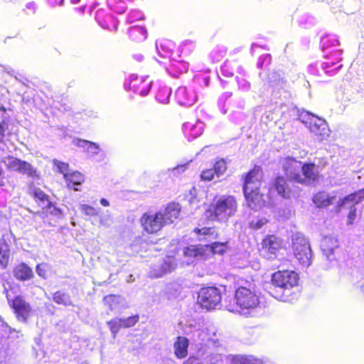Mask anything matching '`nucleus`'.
Returning <instances> with one entry per match:
<instances>
[{"instance_id":"c756f323","label":"nucleus","mask_w":364,"mask_h":364,"mask_svg":"<svg viewBox=\"0 0 364 364\" xmlns=\"http://www.w3.org/2000/svg\"><path fill=\"white\" fill-rule=\"evenodd\" d=\"M9 259V247L5 240H0V266L6 268Z\"/></svg>"},{"instance_id":"5701e85b","label":"nucleus","mask_w":364,"mask_h":364,"mask_svg":"<svg viewBox=\"0 0 364 364\" xmlns=\"http://www.w3.org/2000/svg\"><path fill=\"white\" fill-rule=\"evenodd\" d=\"M183 253L186 257H195L197 259H202L207 257L205 245H190L186 247Z\"/></svg>"},{"instance_id":"f257e3e1","label":"nucleus","mask_w":364,"mask_h":364,"mask_svg":"<svg viewBox=\"0 0 364 364\" xmlns=\"http://www.w3.org/2000/svg\"><path fill=\"white\" fill-rule=\"evenodd\" d=\"M298 274L294 271H279L273 274L272 282L274 286L272 294L276 299L287 301L291 290L297 286Z\"/></svg>"},{"instance_id":"37998d69","label":"nucleus","mask_w":364,"mask_h":364,"mask_svg":"<svg viewBox=\"0 0 364 364\" xmlns=\"http://www.w3.org/2000/svg\"><path fill=\"white\" fill-rule=\"evenodd\" d=\"M215 175V171L213 168L206 169L202 171L200 174V178L202 181H210L214 178Z\"/></svg>"},{"instance_id":"a878e982","label":"nucleus","mask_w":364,"mask_h":364,"mask_svg":"<svg viewBox=\"0 0 364 364\" xmlns=\"http://www.w3.org/2000/svg\"><path fill=\"white\" fill-rule=\"evenodd\" d=\"M65 179L69 188H73L75 191H78L75 186L80 185L84 181V176L80 172L75 171L69 174H65Z\"/></svg>"},{"instance_id":"ddd939ff","label":"nucleus","mask_w":364,"mask_h":364,"mask_svg":"<svg viewBox=\"0 0 364 364\" xmlns=\"http://www.w3.org/2000/svg\"><path fill=\"white\" fill-rule=\"evenodd\" d=\"M139 321L138 316H129L127 318H114V319L107 322L113 337L114 338L117 333L122 328H129L134 326Z\"/></svg>"},{"instance_id":"f03ea898","label":"nucleus","mask_w":364,"mask_h":364,"mask_svg":"<svg viewBox=\"0 0 364 364\" xmlns=\"http://www.w3.org/2000/svg\"><path fill=\"white\" fill-rule=\"evenodd\" d=\"M235 301V309L229 311H236L245 316H252L260 303L259 296L255 291L244 287L236 289Z\"/></svg>"},{"instance_id":"8fccbe9b","label":"nucleus","mask_w":364,"mask_h":364,"mask_svg":"<svg viewBox=\"0 0 364 364\" xmlns=\"http://www.w3.org/2000/svg\"><path fill=\"white\" fill-rule=\"evenodd\" d=\"M104 300L107 303H109L110 304V309H114L115 307L113 306L112 303H118V302H119L122 300V297L119 296H116V295H109V296H105Z\"/></svg>"},{"instance_id":"f3484780","label":"nucleus","mask_w":364,"mask_h":364,"mask_svg":"<svg viewBox=\"0 0 364 364\" xmlns=\"http://www.w3.org/2000/svg\"><path fill=\"white\" fill-rule=\"evenodd\" d=\"M301 172V181L297 182L303 184L309 185L316 181L318 176L317 168L312 163L303 164Z\"/></svg>"},{"instance_id":"39448f33","label":"nucleus","mask_w":364,"mask_h":364,"mask_svg":"<svg viewBox=\"0 0 364 364\" xmlns=\"http://www.w3.org/2000/svg\"><path fill=\"white\" fill-rule=\"evenodd\" d=\"M237 209V203L231 196H223L215 200L213 205L215 217L220 221H226L234 215Z\"/></svg>"},{"instance_id":"052dcab7","label":"nucleus","mask_w":364,"mask_h":364,"mask_svg":"<svg viewBox=\"0 0 364 364\" xmlns=\"http://www.w3.org/2000/svg\"><path fill=\"white\" fill-rule=\"evenodd\" d=\"M48 3L53 6H57V5H62L64 0H48Z\"/></svg>"},{"instance_id":"4be33fe9","label":"nucleus","mask_w":364,"mask_h":364,"mask_svg":"<svg viewBox=\"0 0 364 364\" xmlns=\"http://www.w3.org/2000/svg\"><path fill=\"white\" fill-rule=\"evenodd\" d=\"M14 276L18 280L26 281L33 277V272L26 264L21 263L14 268Z\"/></svg>"},{"instance_id":"a19ab883","label":"nucleus","mask_w":364,"mask_h":364,"mask_svg":"<svg viewBox=\"0 0 364 364\" xmlns=\"http://www.w3.org/2000/svg\"><path fill=\"white\" fill-rule=\"evenodd\" d=\"M267 223V220L264 218H257V219L252 220L250 222V226L252 229L259 230L262 227H263V225H264Z\"/></svg>"},{"instance_id":"9d476101","label":"nucleus","mask_w":364,"mask_h":364,"mask_svg":"<svg viewBox=\"0 0 364 364\" xmlns=\"http://www.w3.org/2000/svg\"><path fill=\"white\" fill-rule=\"evenodd\" d=\"M282 163L285 173L291 180L296 182L301 181V169L302 165L301 161L288 156L284 158Z\"/></svg>"},{"instance_id":"a211bd4d","label":"nucleus","mask_w":364,"mask_h":364,"mask_svg":"<svg viewBox=\"0 0 364 364\" xmlns=\"http://www.w3.org/2000/svg\"><path fill=\"white\" fill-rule=\"evenodd\" d=\"M262 178V171L259 167H255L246 176L244 181L243 189L246 188L247 185L249 188H259L261 186V180Z\"/></svg>"},{"instance_id":"0e129e2a","label":"nucleus","mask_w":364,"mask_h":364,"mask_svg":"<svg viewBox=\"0 0 364 364\" xmlns=\"http://www.w3.org/2000/svg\"><path fill=\"white\" fill-rule=\"evenodd\" d=\"M4 172L2 169V166L0 164V186H2L4 183Z\"/></svg>"},{"instance_id":"0eeeda50","label":"nucleus","mask_w":364,"mask_h":364,"mask_svg":"<svg viewBox=\"0 0 364 364\" xmlns=\"http://www.w3.org/2000/svg\"><path fill=\"white\" fill-rule=\"evenodd\" d=\"M3 161L10 171L18 172L32 178H38V176L36 168L26 161L12 156H7L4 157Z\"/></svg>"},{"instance_id":"79ce46f5","label":"nucleus","mask_w":364,"mask_h":364,"mask_svg":"<svg viewBox=\"0 0 364 364\" xmlns=\"http://www.w3.org/2000/svg\"><path fill=\"white\" fill-rule=\"evenodd\" d=\"M201 352H198L196 355L190 356L185 362L184 364H203Z\"/></svg>"},{"instance_id":"393cba45","label":"nucleus","mask_w":364,"mask_h":364,"mask_svg":"<svg viewBox=\"0 0 364 364\" xmlns=\"http://www.w3.org/2000/svg\"><path fill=\"white\" fill-rule=\"evenodd\" d=\"M129 35L133 41L141 42L146 38V30L141 26H133L129 29Z\"/></svg>"},{"instance_id":"6e6d98bb","label":"nucleus","mask_w":364,"mask_h":364,"mask_svg":"<svg viewBox=\"0 0 364 364\" xmlns=\"http://www.w3.org/2000/svg\"><path fill=\"white\" fill-rule=\"evenodd\" d=\"M328 42H330L332 46H337L339 44L338 40L336 39L334 36H333L330 38H323L322 39L323 47H324L326 46V44Z\"/></svg>"},{"instance_id":"49530a36","label":"nucleus","mask_w":364,"mask_h":364,"mask_svg":"<svg viewBox=\"0 0 364 364\" xmlns=\"http://www.w3.org/2000/svg\"><path fill=\"white\" fill-rule=\"evenodd\" d=\"M357 217L356 209L354 205H350V211L347 216L346 224L348 225H352Z\"/></svg>"},{"instance_id":"cd10ccee","label":"nucleus","mask_w":364,"mask_h":364,"mask_svg":"<svg viewBox=\"0 0 364 364\" xmlns=\"http://www.w3.org/2000/svg\"><path fill=\"white\" fill-rule=\"evenodd\" d=\"M33 197L36 202L39 203V205L42 209L50 208L52 203L48 200L47 195L39 188L33 189Z\"/></svg>"},{"instance_id":"2f4dec72","label":"nucleus","mask_w":364,"mask_h":364,"mask_svg":"<svg viewBox=\"0 0 364 364\" xmlns=\"http://www.w3.org/2000/svg\"><path fill=\"white\" fill-rule=\"evenodd\" d=\"M53 299L58 304H61L63 306L73 305L69 294L60 291H58L53 294Z\"/></svg>"},{"instance_id":"423d86ee","label":"nucleus","mask_w":364,"mask_h":364,"mask_svg":"<svg viewBox=\"0 0 364 364\" xmlns=\"http://www.w3.org/2000/svg\"><path fill=\"white\" fill-rule=\"evenodd\" d=\"M221 299V291L215 287L202 288L198 292V303L208 311L219 309Z\"/></svg>"},{"instance_id":"c03bdc74","label":"nucleus","mask_w":364,"mask_h":364,"mask_svg":"<svg viewBox=\"0 0 364 364\" xmlns=\"http://www.w3.org/2000/svg\"><path fill=\"white\" fill-rule=\"evenodd\" d=\"M48 269V265L45 263H41L36 266V272L39 277L46 279L47 277Z\"/></svg>"},{"instance_id":"ea45409f","label":"nucleus","mask_w":364,"mask_h":364,"mask_svg":"<svg viewBox=\"0 0 364 364\" xmlns=\"http://www.w3.org/2000/svg\"><path fill=\"white\" fill-rule=\"evenodd\" d=\"M268 79L269 82L274 85H282L283 81V77H282L280 73L272 72L269 74Z\"/></svg>"},{"instance_id":"9b49d317","label":"nucleus","mask_w":364,"mask_h":364,"mask_svg":"<svg viewBox=\"0 0 364 364\" xmlns=\"http://www.w3.org/2000/svg\"><path fill=\"white\" fill-rule=\"evenodd\" d=\"M282 245L281 240L274 235L265 237L262 242V255L267 259H274L277 257V252Z\"/></svg>"},{"instance_id":"774afa93","label":"nucleus","mask_w":364,"mask_h":364,"mask_svg":"<svg viewBox=\"0 0 364 364\" xmlns=\"http://www.w3.org/2000/svg\"><path fill=\"white\" fill-rule=\"evenodd\" d=\"M362 292L363 293V295H364V282L360 285V287Z\"/></svg>"},{"instance_id":"e2e57ef3","label":"nucleus","mask_w":364,"mask_h":364,"mask_svg":"<svg viewBox=\"0 0 364 364\" xmlns=\"http://www.w3.org/2000/svg\"><path fill=\"white\" fill-rule=\"evenodd\" d=\"M4 132H5V129L3 127V125L0 123V142L2 141V140L4 137Z\"/></svg>"},{"instance_id":"dca6fc26","label":"nucleus","mask_w":364,"mask_h":364,"mask_svg":"<svg viewBox=\"0 0 364 364\" xmlns=\"http://www.w3.org/2000/svg\"><path fill=\"white\" fill-rule=\"evenodd\" d=\"M175 259L172 257H166L159 267H154L149 272L151 278H159L164 274L171 272L176 268Z\"/></svg>"},{"instance_id":"20e7f679","label":"nucleus","mask_w":364,"mask_h":364,"mask_svg":"<svg viewBox=\"0 0 364 364\" xmlns=\"http://www.w3.org/2000/svg\"><path fill=\"white\" fill-rule=\"evenodd\" d=\"M292 248L295 258L304 267H309L312 262V251L309 241L301 234L292 239Z\"/></svg>"},{"instance_id":"680f3d73","label":"nucleus","mask_w":364,"mask_h":364,"mask_svg":"<svg viewBox=\"0 0 364 364\" xmlns=\"http://www.w3.org/2000/svg\"><path fill=\"white\" fill-rule=\"evenodd\" d=\"M180 66L178 68L181 70V71H187L188 70V64L186 63H178Z\"/></svg>"},{"instance_id":"4d7b16f0","label":"nucleus","mask_w":364,"mask_h":364,"mask_svg":"<svg viewBox=\"0 0 364 364\" xmlns=\"http://www.w3.org/2000/svg\"><path fill=\"white\" fill-rule=\"evenodd\" d=\"M160 47H161V49L162 50L163 53H161V50H159V46H158V43L156 42V48H157V50H158V52H159V55L162 58H167V57H168L169 50L168 49H165L164 48V46L162 45V44L160 45Z\"/></svg>"},{"instance_id":"bf43d9fd","label":"nucleus","mask_w":364,"mask_h":364,"mask_svg":"<svg viewBox=\"0 0 364 364\" xmlns=\"http://www.w3.org/2000/svg\"><path fill=\"white\" fill-rule=\"evenodd\" d=\"M221 72L223 75L227 77H232L233 75L232 73L228 71L227 65H225L223 67H222Z\"/></svg>"},{"instance_id":"de8ad7c7","label":"nucleus","mask_w":364,"mask_h":364,"mask_svg":"<svg viewBox=\"0 0 364 364\" xmlns=\"http://www.w3.org/2000/svg\"><path fill=\"white\" fill-rule=\"evenodd\" d=\"M145 82V80H142L141 82V85L143 86L139 91V95L143 97L146 96L148 95L152 84L151 82H149L147 83Z\"/></svg>"},{"instance_id":"09e8293b","label":"nucleus","mask_w":364,"mask_h":364,"mask_svg":"<svg viewBox=\"0 0 364 364\" xmlns=\"http://www.w3.org/2000/svg\"><path fill=\"white\" fill-rule=\"evenodd\" d=\"M54 164L56 165L57 168H58L59 171L64 175V178H65V174H69L68 173V164L55 161Z\"/></svg>"},{"instance_id":"58836bf2","label":"nucleus","mask_w":364,"mask_h":364,"mask_svg":"<svg viewBox=\"0 0 364 364\" xmlns=\"http://www.w3.org/2000/svg\"><path fill=\"white\" fill-rule=\"evenodd\" d=\"M79 209L83 214L88 216H96L98 214L97 210L89 205L82 204Z\"/></svg>"},{"instance_id":"bb28decb","label":"nucleus","mask_w":364,"mask_h":364,"mask_svg":"<svg viewBox=\"0 0 364 364\" xmlns=\"http://www.w3.org/2000/svg\"><path fill=\"white\" fill-rule=\"evenodd\" d=\"M73 143L75 146L83 148L85 150L94 155H97L99 152V146L94 142L84 139H75L73 140Z\"/></svg>"},{"instance_id":"6e6552de","label":"nucleus","mask_w":364,"mask_h":364,"mask_svg":"<svg viewBox=\"0 0 364 364\" xmlns=\"http://www.w3.org/2000/svg\"><path fill=\"white\" fill-rule=\"evenodd\" d=\"M141 223L144 230L149 233H156L165 225L161 214H159V211L144 213L141 218Z\"/></svg>"},{"instance_id":"412c9836","label":"nucleus","mask_w":364,"mask_h":364,"mask_svg":"<svg viewBox=\"0 0 364 364\" xmlns=\"http://www.w3.org/2000/svg\"><path fill=\"white\" fill-rule=\"evenodd\" d=\"M189 341L183 336H178L173 344L174 353L178 358H183L188 355Z\"/></svg>"},{"instance_id":"13d9d810","label":"nucleus","mask_w":364,"mask_h":364,"mask_svg":"<svg viewBox=\"0 0 364 364\" xmlns=\"http://www.w3.org/2000/svg\"><path fill=\"white\" fill-rule=\"evenodd\" d=\"M187 165H188V164L179 165V166H176V168H174L173 169V171L177 172V173L184 172L187 168Z\"/></svg>"},{"instance_id":"338daca9","label":"nucleus","mask_w":364,"mask_h":364,"mask_svg":"<svg viewBox=\"0 0 364 364\" xmlns=\"http://www.w3.org/2000/svg\"><path fill=\"white\" fill-rule=\"evenodd\" d=\"M27 8L28 9L34 8V4L33 3L28 4Z\"/></svg>"},{"instance_id":"7ed1b4c3","label":"nucleus","mask_w":364,"mask_h":364,"mask_svg":"<svg viewBox=\"0 0 364 364\" xmlns=\"http://www.w3.org/2000/svg\"><path fill=\"white\" fill-rule=\"evenodd\" d=\"M299 120L305 124L309 131L320 138L321 140L326 139L330 134V129L326 122L308 112L300 114Z\"/></svg>"},{"instance_id":"f704fd0d","label":"nucleus","mask_w":364,"mask_h":364,"mask_svg":"<svg viewBox=\"0 0 364 364\" xmlns=\"http://www.w3.org/2000/svg\"><path fill=\"white\" fill-rule=\"evenodd\" d=\"M194 232L199 235L204 236L205 239L209 241L217 237V232L214 228H196Z\"/></svg>"},{"instance_id":"e433bc0d","label":"nucleus","mask_w":364,"mask_h":364,"mask_svg":"<svg viewBox=\"0 0 364 364\" xmlns=\"http://www.w3.org/2000/svg\"><path fill=\"white\" fill-rule=\"evenodd\" d=\"M171 89L164 87L156 95V100L163 104H167L169 101V96L171 95Z\"/></svg>"},{"instance_id":"b1692460","label":"nucleus","mask_w":364,"mask_h":364,"mask_svg":"<svg viewBox=\"0 0 364 364\" xmlns=\"http://www.w3.org/2000/svg\"><path fill=\"white\" fill-rule=\"evenodd\" d=\"M273 187L279 196L283 198H289L290 189L284 177H277L274 181Z\"/></svg>"},{"instance_id":"864d4df0","label":"nucleus","mask_w":364,"mask_h":364,"mask_svg":"<svg viewBox=\"0 0 364 364\" xmlns=\"http://www.w3.org/2000/svg\"><path fill=\"white\" fill-rule=\"evenodd\" d=\"M141 18H143V14L139 11H132L131 14H129L128 17V20L130 23L134 22L136 19Z\"/></svg>"},{"instance_id":"aec40b11","label":"nucleus","mask_w":364,"mask_h":364,"mask_svg":"<svg viewBox=\"0 0 364 364\" xmlns=\"http://www.w3.org/2000/svg\"><path fill=\"white\" fill-rule=\"evenodd\" d=\"M338 246L337 240L332 237H324L321 243V250L328 260L335 259L333 252Z\"/></svg>"},{"instance_id":"3c124183","label":"nucleus","mask_w":364,"mask_h":364,"mask_svg":"<svg viewBox=\"0 0 364 364\" xmlns=\"http://www.w3.org/2000/svg\"><path fill=\"white\" fill-rule=\"evenodd\" d=\"M238 87L243 91H247L250 89V84L245 79L237 77Z\"/></svg>"},{"instance_id":"473e14b6","label":"nucleus","mask_w":364,"mask_h":364,"mask_svg":"<svg viewBox=\"0 0 364 364\" xmlns=\"http://www.w3.org/2000/svg\"><path fill=\"white\" fill-rule=\"evenodd\" d=\"M364 199V188L359 190L358 191L350 194L346 196L343 200L341 205H343L348 202H350L352 203H358L361 200Z\"/></svg>"},{"instance_id":"72a5a7b5","label":"nucleus","mask_w":364,"mask_h":364,"mask_svg":"<svg viewBox=\"0 0 364 364\" xmlns=\"http://www.w3.org/2000/svg\"><path fill=\"white\" fill-rule=\"evenodd\" d=\"M203 364H219L223 360V356L218 353H201Z\"/></svg>"},{"instance_id":"c9c22d12","label":"nucleus","mask_w":364,"mask_h":364,"mask_svg":"<svg viewBox=\"0 0 364 364\" xmlns=\"http://www.w3.org/2000/svg\"><path fill=\"white\" fill-rule=\"evenodd\" d=\"M234 364H262V361L253 356H242L237 358Z\"/></svg>"},{"instance_id":"4c0bfd02","label":"nucleus","mask_w":364,"mask_h":364,"mask_svg":"<svg viewBox=\"0 0 364 364\" xmlns=\"http://www.w3.org/2000/svg\"><path fill=\"white\" fill-rule=\"evenodd\" d=\"M215 175L219 177L223 175L227 169L226 164L223 159L217 161L213 166Z\"/></svg>"},{"instance_id":"a18cd8bd","label":"nucleus","mask_w":364,"mask_h":364,"mask_svg":"<svg viewBox=\"0 0 364 364\" xmlns=\"http://www.w3.org/2000/svg\"><path fill=\"white\" fill-rule=\"evenodd\" d=\"M112 218L109 213L102 215L100 218V223L105 227H109L112 224Z\"/></svg>"},{"instance_id":"2eb2a0df","label":"nucleus","mask_w":364,"mask_h":364,"mask_svg":"<svg viewBox=\"0 0 364 364\" xmlns=\"http://www.w3.org/2000/svg\"><path fill=\"white\" fill-rule=\"evenodd\" d=\"M159 213L161 214L165 225H169L178 219L181 213V206L178 203H171L165 208L161 209Z\"/></svg>"},{"instance_id":"603ef678","label":"nucleus","mask_w":364,"mask_h":364,"mask_svg":"<svg viewBox=\"0 0 364 364\" xmlns=\"http://www.w3.org/2000/svg\"><path fill=\"white\" fill-rule=\"evenodd\" d=\"M137 75H131L129 76V87H127V83H125V87L127 89H129V90H133L134 92H138V88L136 87V85L134 83V82L137 81Z\"/></svg>"},{"instance_id":"1a4fd4ad","label":"nucleus","mask_w":364,"mask_h":364,"mask_svg":"<svg viewBox=\"0 0 364 364\" xmlns=\"http://www.w3.org/2000/svg\"><path fill=\"white\" fill-rule=\"evenodd\" d=\"M4 293L6 294V296L10 304V306L14 310L18 319L25 322L30 316V313L31 311L30 304L21 296H16L12 301H10L8 290L6 287H4Z\"/></svg>"},{"instance_id":"5fc2aeb1","label":"nucleus","mask_w":364,"mask_h":364,"mask_svg":"<svg viewBox=\"0 0 364 364\" xmlns=\"http://www.w3.org/2000/svg\"><path fill=\"white\" fill-rule=\"evenodd\" d=\"M342 53V50H336L330 54L329 58L333 60L340 61L342 59L341 57Z\"/></svg>"},{"instance_id":"c85d7f7f","label":"nucleus","mask_w":364,"mask_h":364,"mask_svg":"<svg viewBox=\"0 0 364 364\" xmlns=\"http://www.w3.org/2000/svg\"><path fill=\"white\" fill-rule=\"evenodd\" d=\"M333 200H334V197H330L326 192H319L313 198L314 203L318 207H326L333 203Z\"/></svg>"},{"instance_id":"69168bd1","label":"nucleus","mask_w":364,"mask_h":364,"mask_svg":"<svg viewBox=\"0 0 364 364\" xmlns=\"http://www.w3.org/2000/svg\"><path fill=\"white\" fill-rule=\"evenodd\" d=\"M100 203H101L103 206H105V207H107V206H109V201H108L107 199H105V198H102V199L100 200Z\"/></svg>"},{"instance_id":"4468645a","label":"nucleus","mask_w":364,"mask_h":364,"mask_svg":"<svg viewBox=\"0 0 364 364\" xmlns=\"http://www.w3.org/2000/svg\"><path fill=\"white\" fill-rule=\"evenodd\" d=\"M176 96L180 105L187 107L194 105L198 97L193 90H188L186 87H178L176 92Z\"/></svg>"},{"instance_id":"7c9ffc66","label":"nucleus","mask_w":364,"mask_h":364,"mask_svg":"<svg viewBox=\"0 0 364 364\" xmlns=\"http://www.w3.org/2000/svg\"><path fill=\"white\" fill-rule=\"evenodd\" d=\"M207 256L211 253L223 255L228 249V242H213L205 245Z\"/></svg>"},{"instance_id":"f8f14e48","label":"nucleus","mask_w":364,"mask_h":364,"mask_svg":"<svg viewBox=\"0 0 364 364\" xmlns=\"http://www.w3.org/2000/svg\"><path fill=\"white\" fill-rule=\"evenodd\" d=\"M243 192L247 204L251 209L257 210L263 206L264 200L263 198V194L259 192V188L251 189L249 188V186L247 185Z\"/></svg>"},{"instance_id":"6ab92c4d","label":"nucleus","mask_w":364,"mask_h":364,"mask_svg":"<svg viewBox=\"0 0 364 364\" xmlns=\"http://www.w3.org/2000/svg\"><path fill=\"white\" fill-rule=\"evenodd\" d=\"M204 124L200 121L196 123L186 122L183 124V130L185 136L191 141L200 136L203 131Z\"/></svg>"}]
</instances>
